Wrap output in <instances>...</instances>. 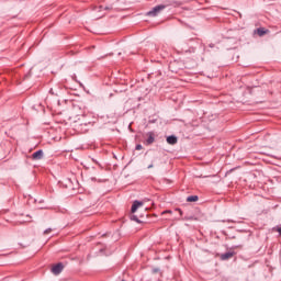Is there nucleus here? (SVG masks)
I'll return each instance as SVG.
<instances>
[{
    "label": "nucleus",
    "instance_id": "obj_4",
    "mask_svg": "<svg viewBox=\"0 0 281 281\" xmlns=\"http://www.w3.org/2000/svg\"><path fill=\"white\" fill-rule=\"evenodd\" d=\"M142 205H144V202L135 201L132 205V214H135L137 209L142 207Z\"/></svg>",
    "mask_w": 281,
    "mask_h": 281
},
{
    "label": "nucleus",
    "instance_id": "obj_12",
    "mask_svg": "<svg viewBox=\"0 0 281 281\" xmlns=\"http://www.w3.org/2000/svg\"><path fill=\"white\" fill-rule=\"evenodd\" d=\"M44 234H52V228L44 231Z\"/></svg>",
    "mask_w": 281,
    "mask_h": 281
},
{
    "label": "nucleus",
    "instance_id": "obj_13",
    "mask_svg": "<svg viewBox=\"0 0 281 281\" xmlns=\"http://www.w3.org/2000/svg\"><path fill=\"white\" fill-rule=\"evenodd\" d=\"M142 148H143L142 145L136 146V150H142Z\"/></svg>",
    "mask_w": 281,
    "mask_h": 281
},
{
    "label": "nucleus",
    "instance_id": "obj_7",
    "mask_svg": "<svg viewBox=\"0 0 281 281\" xmlns=\"http://www.w3.org/2000/svg\"><path fill=\"white\" fill-rule=\"evenodd\" d=\"M229 258H234V254L225 252L221 255V260H229Z\"/></svg>",
    "mask_w": 281,
    "mask_h": 281
},
{
    "label": "nucleus",
    "instance_id": "obj_16",
    "mask_svg": "<svg viewBox=\"0 0 281 281\" xmlns=\"http://www.w3.org/2000/svg\"><path fill=\"white\" fill-rule=\"evenodd\" d=\"M147 168L150 170V168H154V165L151 164Z\"/></svg>",
    "mask_w": 281,
    "mask_h": 281
},
{
    "label": "nucleus",
    "instance_id": "obj_5",
    "mask_svg": "<svg viewBox=\"0 0 281 281\" xmlns=\"http://www.w3.org/2000/svg\"><path fill=\"white\" fill-rule=\"evenodd\" d=\"M32 159H34L35 161H38L41 159H43V150H37L32 155Z\"/></svg>",
    "mask_w": 281,
    "mask_h": 281
},
{
    "label": "nucleus",
    "instance_id": "obj_1",
    "mask_svg": "<svg viewBox=\"0 0 281 281\" xmlns=\"http://www.w3.org/2000/svg\"><path fill=\"white\" fill-rule=\"evenodd\" d=\"M161 10H166V5L160 4L155 7L151 11H149L147 14L148 16H157Z\"/></svg>",
    "mask_w": 281,
    "mask_h": 281
},
{
    "label": "nucleus",
    "instance_id": "obj_11",
    "mask_svg": "<svg viewBox=\"0 0 281 281\" xmlns=\"http://www.w3.org/2000/svg\"><path fill=\"white\" fill-rule=\"evenodd\" d=\"M177 212H179L180 216H183V211L181 209H176Z\"/></svg>",
    "mask_w": 281,
    "mask_h": 281
},
{
    "label": "nucleus",
    "instance_id": "obj_6",
    "mask_svg": "<svg viewBox=\"0 0 281 281\" xmlns=\"http://www.w3.org/2000/svg\"><path fill=\"white\" fill-rule=\"evenodd\" d=\"M177 142H178L177 136L167 137V143H169L171 146H175V144H177Z\"/></svg>",
    "mask_w": 281,
    "mask_h": 281
},
{
    "label": "nucleus",
    "instance_id": "obj_8",
    "mask_svg": "<svg viewBox=\"0 0 281 281\" xmlns=\"http://www.w3.org/2000/svg\"><path fill=\"white\" fill-rule=\"evenodd\" d=\"M155 143V136H153V133L148 134V138L146 139V144L150 145Z\"/></svg>",
    "mask_w": 281,
    "mask_h": 281
},
{
    "label": "nucleus",
    "instance_id": "obj_15",
    "mask_svg": "<svg viewBox=\"0 0 281 281\" xmlns=\"http://www.w3.org/2000/svg\"><path fill=\"white\" fill-rule=\"evenodd\" d=\"M277 232H278L279 235L281 236V228H280V227L277 228Z\"/></svg>",
    "mask_w": 281,
    "mask_h": 281
},
{
    "label": "nucleus",
    "instance_id": "obj_2",
    "mask_svg": "<svg viewBox=\"0 0 281 281\" xmlns=\"http://www.w3.org/2000/svg\"><path fill=\"white\" fill-rule=\"evenodd\" d=\"M64 269H65V266H63V263H57V265L53 266L52 272L54 273V276H58V274L63 273Z\"/></svg>",
    "mask_w": 281,
    "mask_h": 281
},
{
    "label": "nucleus",
    "instance_id": "obj_14",
    "mask_svg": "<svg viewBox=\"0 0 281 281\" xmlns=\"http://www.w3.org/2000/svg\"><path fill=\"white\" fill-rule=\"evenodd\" d=\"M162 214H172V211H165Z\"/></svg>",
    "mask_w": 281,
    "mask_h": 281
},
{
    "label": "nucleus",
    "instance_id": "obj_9",
    "mask_svg": "<svg viewBox=\"0 0 281 281\" xmlns=\"http://www.w3.org/2000/svg\"><path fill=\"white\" fill-rule=\"evenodd\" d=\"M188 203H195V201H199L198 195H190L187 198Z\"/></svg>",
    "mask_w": 281,
    "mask_h": 281
},
{
    "label": "nucleus",
    "instance_id": "obj_10",
    "mask_svg": "<svg viewBox=\"0 0 281 281\" xmlns=\"http://www.w3.org/2000/svg\"><path fill=\"white\" fill-rule=\"evenodd\" d=\"M132 221H136V223H142V221L139 220V217H137V215H132Z\"/></svg>",
    "mask_w": 281,
    "mask_h": 281
},
{
    "label": "nucleus",
    "instance_id": "obj_3",
    "mask_svg": "<svg viewBox=\"0 0 281 281\" xmlns=\"http://www.w3.org/2000/svg\"><path fill=\"white\" fill-rule=\"evenodd\" d=\"M254 34H257L258 36H265V34H269V30L265 27H259L254 31Z\"/></svg>",
    "mask_w": 281,
    "mask_h": 281
}]
</instances>
